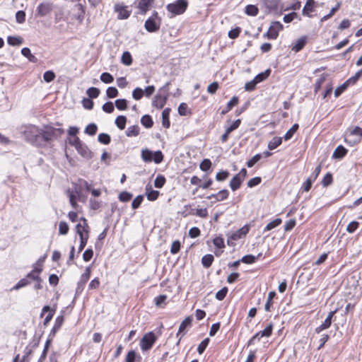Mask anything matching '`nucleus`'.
<instances>
[{"label":"nucleus","mask_w":362,"mask_h":362,"mask_svg":"<svg viewBox=\"0 0 362 362\" xmlns=\"http://www.w3.org/2000/svg\"><path fill=\"white\" fill-rule=\"evenodd\" d=\"M155 0H139L138 8L142 14H145L154 3Z\"/></svg>","instance_id":"16"},{"label":"nucleus","mask_w":362,"mask_h":362,"mask_svg":"<svg viewBox=\"0 0 362 362\" xmlns=\"http://www.w3.org/2000/svg\"><path fill=\"white\" fill-rule=\"evenodd\" d=\"M240 32H241V28L239 27H237L234 29L230 30L228 32V35L230 39H235L239 36Z\"/></svg>","instance_id":"64"},{"label":"nucleus","mask_w":362,"mask_h":362,"mask_svg":"<svg viewBox=\"0 0 362 362\" xmlns=\"http://www.w3.org/2000/svg\"><path fill=\"white\" fill-rule=\"evenodd\" d=\"M359 226V223L357 221H351L346 227V231L349 233H353L355 232Z\"/></svg>","instance_id":"59"},{"label":"nucleus","mask_w":362,"mask_h":362,"mask_svg":"<svg viewBox=\"0 0 362 362\" xmlns=\"http://www.w3.org/2000/svg\"><path fill=\"white\" fill-rule=\"evenodd\" d=\"M245 13L248 16H255L258 13V8L255 5H247L245 7Z\"/></svg>","instance_id":"33"},{"label":"nucleus","mask_w":362,"mask_h":362,"mask_svg":"<svg viewBox=\"0 0 362 362\" xmlns=\"http://www.w3.org/2000/svg\"><path fill=\"white\" fill-rule=\"evenodd\" d=\"M115 11L117 13L119 19H127L130 16V12L127 11V7L119 4L115 6Z\"/></svg>","instance_id":"15"},{"label":"nucleus","mask_w":362,"mask_h":362,"mask_svg":"<svg viewBox=\"0 0 362 362\" xmlns=\"http://www.w3.org/2000/svg\"><path fill=\"white\" fill-rule=\"evenodd\" d=\"M315 1H307L306 4L303 8V14L310 17V13L313 11Z\"/></svg>","instance_id":"28"},{"label":"nucleus","mask_w":362,"mask_h":362,"mask_svg":"<svg viewBox=\"0 0 362 362\" xmlns=\"http://www.w3.org/2000/svg\"><path fill=\"white\" fill-rule=\"evenodd\" d=\"M145 191L148 200L151 202L156 200L160 195V192L157 190L153 189L150 185H147L146 186Z\"/></svg>","instance_id":"17"},{"label":"nucleus","mask_w":362,"mask_h":362,"mask_svg":"<svg viewBox=\"0 0 362 362\" xmlns=\"http://www.w3.org/2000/svg\"><path fill=\"white\" fill-rule=\"evenodd\" d=\"M240 123L241 121L240 119H238L233 122L228 127H226V130L227 131V133H231L233 131L238 129Z\"/></svg>","instance_id":"47"},{"label":"nucleus","mask_w":362,"mask_h":362,"mask_svg":"<svg viewBox=\"0 0 362 362\" xmlns=\"http://www.w3.org/2000/svg\"><path fill=\"white\" fill-rule=\"evenodd\" d=\"M350 136H357L358 138L354 141V143L359 142L361 140V137L362 136V129L356 127L351 131Z\"/></svg>","instance_id":"40"},{"label":"nucleus","mask_w":362,"mask_h":362,"mask_svg":"<svg viewBox=\"0 0 362 362\" xmlns=\"http://www.w3.org/2000/svg\"><path fill=\"white\" fill-rule=\"evenodd\" d=\"M308 41V37L303 35L299 37L292 45L291 50L294 52H300L306 45Z\"/></svg>","instance_id":"14"},{"label":"nucleus","mask_w":362,"mask_h":362,"mask_svg":"<svg viewBox=\"0 0 362 362\" xmlns=\"http://www.w3.org/2000/svg\"><path fill=\"white\" fill-rule=\"evenodd\" d=\"M211 166V162L209 159H204L199 165V168L202 171H207Z\"/></svg>","instance_id":"53"},{"label":"nucleus","mask_w":362,"mask_h":362,"mask_svg":"<svg viewBox=\"0 0 362 362\" xmlns=\"http://www.w3.org/2000/svg\"><path fill=\"white\" fill-rule=\"evenodd\" d=\"M76 149L83 157L88 158L91 156L90 151L83 143H81Z\"/></svg>","instance_id":"21"},{"label":"nucleus","mask_w":362,"mask_h":362,"mask_svg":"<svg viewBox=\"0 0 362 362\" xmlns=\"http://www.w3.org/2000/svg\"><path fill=\"white\" fill-rule=\"evenodd\" d=\"M339 7H340V4L338 3L334 7H333L331 9V11H329V13L327 15L324 16L321 18V21L323 22V21H325L328 20L329 18H330L334 15V13L339 8Z\"/></svg>","instance_id":"55"},{"label":"nucleus","mask_w":362,"mask_h":362,"mask_svg":"<svg viewBox=\"0 0 362 362\" xmlns=\"http://www.w3.org/2000/svg\"><path fill=\"white\" fill-rule=\"evenodd\" d=\"M298 124H294L291 128H290L287 132L286 133L284 134V139L286 140V141H288L290 139H291V137L293 136V135L296 133V132L298 130Z\"/></svg>","instance_id":"29"},{"label":"nucleus","mask_w":362,"mask_h":362,"mask_svg":"<svg viewBox=\"0 0 362 362\" xmlns=\"http://www.w3.org/2000/svg\"><path fill=\"white\" fill-rule=\"evenodd\" d=\"M132 197V194L128 192H122L118 196V199H119V201H121L122 202H126L129 201Z\"/></svg>","instance_id":"50"},{"label":"nucleus","mask_w":362,"mask_h":362,"mask_svg":"<svg viewBox=\"0 0 362 362\" xmlns=\"http://www.w3.org/2000/svg\"><path fill=\"white\" fill-rule=\"evenodd\" d=\"M144 96L143 89L141 88H136L132 91V98L135 100H139Z\"/></svg>","instance_id":"41"},{"label":"nucleus","mask_w":362,"mask_h":362,"mask_svg":"<svg viewBox=\"0 0 362 362\" xmlns=\"http://www.w3.org/2000/svg\"><path fill=\"white\" fill-rule=\"evenodd\" d=\"M214 261V256L212 255H206L202 259V263L206 268H209Z\"/></svg>","instance_id":"31"},{"label":"nucleus","mask_w":362,"mask_h":362,"mask_svg":"<svg viewBox=\"0 0 362 362\" xmlns=\"http://www.w3.org/2000/svg\"><path fill=\"white\" fill-rule=\"evenodd\" d=\"M53 8V5L50 2H42L37 7V13L40 16H45L49 13Z\"/></svg>","instance_id":"13"},{"label":"nucleus","mask_w":362,"mask_h":362,"mask_svg":"<svg viewBox=\"0 0 362 362\" xmlns=\"http://www.w3.org/2000/svg\"><path fill=\"white\" fill-rule=\"evenodd\" d=\"M88 192H90L91 194V197L89 199L90 208L93 210L98 209L102 205V202L96 198L101 195L102 189H95L91 186Z\"/></svg>","instance_id":"8"},{"label":"nucleus","mask_w":362,"mask_h":362,"mask_svg":"<svg viewBox=\"0 0 362 362\" xmlns=\"http://www.w3.org/2000/svg\"><path fill=\"white\" fill-rule=\"evenodd\" d=\"M41 129L35 125H30L25 127L23 132L25 139L35 146H41L40 142Z\"/></svg>","instance_id":"2"},{"label":"nucleus","mask_w":362,"mask_h":362,"mask_svg":"<svg viewBox=\"0 0 362 362\" xmlns=\"http://www.w3.org/2000/svg\"><path fill=\"white\" fill-rule=\"evenodd\" d=\"M41 269L40 268H37V267H35L33 271H31L26 276V279H28V280L29 279H33V280H35V281H40V276H39V274L41 272Z\"/></svg>","instance_id":"26"},{"label":"nucleus","mask_w":362,"mask_h":362,"mask_svg":"<svg viewBox=\"0 0 362 362\" xmlns=\"http://www.w3.org/2000/svg\"><path fill=\"white\" fill-rule=\"evenodd\" d=\"M115 106L119 110H124L127 107V100L125 99H117L115 100Z\"/></svg>","instance_id":"38"},{"label":"nucleus","mask_w":362,"mask_h":362,"mask_svg":"<svg viewBox=\"0 0 362 362\" xmlns=\"http://www.w3.org/2000/svg\"><path fill=\"white\" fill-rule=\"evenodd\" d=\"M99 142L103 144H108L110 142V136L105 133L100 134L98 136Z\"/></svg>","instance_id":"54"},{"label":"nucleus","mask_w":362,"mask_h":362,"mask_svg":"<svg viewBox=\"0 0 362 362\" xmlns=\"http://www.w3.org/2000/svg\"><path fill=\"white\" fill-rule=\"evenodd\" d=\"M86 93L90 98H96L100 94V90L98 88L91 87L87 90Z\"/></svg>","instance_id":"43"},{"label":"nucleus","mask_w":362,"mask_h":362,"mask_svg":"<svg viewBox=\"0 0 362 362\" xmlns=\"http://www.w3.org/2000/svg\"><path fill=\"white\" fill-rule=\"evenodd\" d=\"M282 221L281 218H276L274 221L269 223L265 228H264V231H269L276 227L279 226L281 223Z\"/></svg>","instance_id":"30"},{"label":"nucleus","mask_w":362,"mask_h":362,"mask_svg":"<svg viewBox=\"0 0 362 362\" xmlns=\"http://www.w3.org/2000/svg\"><path fill=\"white\" fill-rule=\"evenodd\" d=\"M21 54L27 57L30 62H35V57L31 54L30 49L28 47H24L21 49Z\"/></svg>","instance_id":"49"},{"label":"nucleus","mask_w":362,"mask_h":362,"mask_svg":"<svg viewBox=\"0 0 362 362\" xmlns=\"http://www.w3.org/2000/svg\"><path fill=\"white\" fill-rule=\"evenodd\" d=\"M100 80L105 83H110L113 82L114 78L110 74L104 72L100 75Z\"/></svg>","instance_id":"45"},{"label":"nucleus","mask_w":362,"mask_h":362,"mask_svg":"<svg viewBox=\"0 0 362 362\" xmlns=\"http://www.w3.org/2000/svg\"><path fill=\"white\" fill-rule=\"evenodd\" d=\"M250 229V226L249 224H246L243 226L241 228L233 233L228 238V244H232L233 241L238 240L239 239L243 238L246 236Z\"/></svg>","instance_id":"12"},{"label":"nucleus","mask_w":362,"mask_h":362,"mask_svg":"<svg viewBox=\"0 0 362 362\" xmlns=\"http://www.w3.org/2000/svg\"><path fill=\"white\" fill-rule=\"evenodd\" d=\"M97 126L95 124H89L85 129V133L93 136L96 134Z\"/></svg>","instance_id":"48"},{"label":"nucleus","mask_w":362,"mask_h":362,"mask_svg":"<svg viewBox=\"0 0 362 362\" xmlns=\"http://www.w3.org/2000/svg\"><path fill=\"white\" fill-rule=\"evenodd\" d=\"M283 25L279 21L272 22L267 32L264 34V37L270 40H275L279 35V33L283 30Z\"/></svg>","instance_id":"10"},{"label":"nucleus","mask_w":362,"mask_h":362,"mask_svg":"<svg viewBox=\"0 0 362 362\" xmlns=\"http://www.w3.org/2000/svg\"><path fill=\"white\" fill-rule=\"evenodd\" d=\"M161 23V18L157 11H153L152 15L146 21L144 27L150 33L156 32L159 30Z\"/></svg>","instance_id":"7"},{"label":"nucleus","mask_w":362,"mask_h":362,"mask_svg":"<svg viewBox=\"0 0 362 362\" xmlns=\"http://www.w3.org/2000/svg\"><path fill=\"white\" fill-rule=\"evenodd\" d=\"M141 124L146 128H150L153 126V120L149 115H144L141 119Z\"/></svg>","instance_id":"37"},{"label":"nucleus","mask_w":362,"mask_h":362,"mask_svg":"<svg viewBox=\"0 0 362 362\" xmlns=\"http://www.w3.org/2000/svg\"><path fill=\"white\" fill-rule=\"evenodd\" d=\"M156 336L153 332H149L144 335L140 341V347L142 351L149 350L156 342Z\"/></svg>","instance_id":"9"},{"label":"nucleus","mask_w":362,"mask_h":362,"mask_svg":"<svg viewBox=\"0 0 362 362\" xmlns=\"http://www.w3.org/2000/svg\"><path fill=\"white\" fill-rule=\"evenodd\" d=\"M272 329L273 325L272 324L270 323L267 326V327L264 330L259 331V332L260 333L262 337H269L272 333Z\"/></svg>","instance_id":"51"},{"label":"nucleus","mask_w":362,"mask_h":362,"mask_svg":"<svg viewBox=\"0 0 362 362\" xmlns=\"http://www.w3.org/2000/svg\"><path fill=\"white\" fill-rule=\"evenodd\" d=\"M349 83V81L347 80L341 86L337 87L334 90L335 97L339 96L347 88Z\"/></svg>","instance_id":"44"},{"label":"nucleus","mask_w":362,"mask_h":362,"mask_svg":"<svg viewBox=\"0 0 362 362\" xmlns=\"http://www.w3.org/2000/svg\"><path fill=\"white\" fill-rule=\"evenodd\" d=\"M192 319L189 317L185 318L182 323L180 325L177 335L182 334L181 337L185 335V329L191 325Z\"/></svg>","instance_id":"19"},{"label":"nucleus","mask_w":362,"mask_h":362,"mask_svg":"<svg viewBox=\"0 0 362 362\" xmlns=\"http://www.w3.org/2000/svg\"><path fill=\"white\" fill-rule=\"evenodd\" d=\"M91 185L83 179H78L76 182L73 184V189L66 191V195L69 197V203L74 209H78L79 205L77 204V199H81V192L85 189L88 191Z\"/></svg>","instance_id":"1"},{"label":"nucleus","mask_w":362,"mask_h":362,"mask_svg":"<svg viewBox=\"0 0 362 362\" xmlns=\"http://www.w3.org/2000/svg\"><path fill=\"white\" fill-rule=\"evenodd\" d=\"M170 112V109L168 107L164 109L162 112V124L163 126L165 128H169L170 124L169 119Z\"/></svg>","instance_id":"20"},{"label":"nucleus","mask_w":362,"mask_h":362,"mask_svg":"<svg viewBox=\"0 0 362 362\" xmlns=\"http://www.w3.org/2000/svg\"><path fill=\"white\" fill-rule=\"evenodd\" d=\"M282 143V138L279 136L274 137L268 144V148L274 150L279 146Z\"/></svg>","instance_id":"25"},{"label":"nucleus","mask_w":362,"mask_h":362,"mask_svg":"<svg viewBox=\"0 0 362 362\" xmlns=\"http://www.w3.org/2000/svg\"><path fill=\"white\" fill-rule=\"evenodd\" d=\"M45 81L49 83L55 78V74L52 71H47L43 74Z\"/></svg>","instance_id":"56"},{"label":"nucleus","mask_w":362,"mask_h":362,"mask_svg":"<svg viewBox=\"0 0 362 362\" xmlns=\"http://www.w3.org/2000/svg\"><path fill=\"white\" fill-rule=\"evenodd\" d=\"M228 194L229 192L227 189H222L216 194H213L210 196H208L207 199H210L211 198H215L216 201H223L227 199Z\"/></svg>","instance_id":"18"},{"label":"nucleus","mask_w":362,"mask_h":362,"mask_svg":"<svg viewBox=\"0 0 362 362\" xmlns=\"http://www.w3.org/2000/svg\"><path fill=\"white\" fill-rule=\"evenodd\" d=\"M77 234L80 239L89 238V226L85 218H81L79 223L76 226Z\"/></svg>","instance_id":"11"},{"label":"nucleus","mask_w":362,"mask_h":362,"mask_svg":"<svg viewBox=\"0 0 362 362\" xmlns=\"http://www.w3.org/2000/svg\"><path fill=\"white\" fill-rule=\"evenodd\" d=\"M168 85L167 83L162 88L159 89V93H157L152 100V105L157 109H162L166 103L168 99Z\"/></svg>","instance_id":"6"},{"label":"nucleus","mask_w":362,"mask_h":362,"mask_svg":"<svg viewBox=\"0 0 362 362\" xmlns=\"http://www.w3.org/2000/svg\"><path fill=\"white\" fill-rule=\"evenodd\" d=\"M143 199L144 197L142 195H138L137 197H136L132 201V207L134 209L139 208L141 204L142 203Z\"/></svg>","instance_id":"57"},{"label":"nucleus","mask_w":362,"mask_h":362,"mask_svg":"<svg viewBox=\"0 0 362 362\" xmlns=\"http://www.w3.org/2000/svg\"><path fill=\"white\" fill-rule=\"evenodd\" d=\"M7 42L9 45L16 46L21 45L23 43V40L20 37L9 36L7 38Z\"/></svg>","instance_id":"34"},{"label":"nucleus","mask_w":362,"mask_h":362,"mask_svg":"<svg viewBox=\"0 0 362 362\" xmlns=\"http://www.w3.org/2000/svg\"><path fill=\"white\" fill-rule=\"evenodd\" d=\"M331 322L328 320H325V321L317 327L315 328L316 333H320L324 329H328L331 326Z\"/></svg>","instance_id":"58"},{"label":"nucleus","mask_w":362,"mask_h":362,"mask_svg":"<svg viewBox=\"0 0 362 362\" xmlns=\"http://www.w3.org/2000/svg\"><path fill=\"white\" fill-rule=\"evenodd\" d=\"M238 103V98L237 96H233L230 101L228 102L226 108L221 111L222 115L226 114L228 111H230L233 107L237 105Z\"/></svg>","instance_id":"24"},{"label":"nucleus","mask_w":362,"mask_h":362,"mask_svg":"<svg viewBox=\"0 0 362 362\" xmlns=\"http://www.w3.org/2000/svg\"><path fill=\"white\" fill-rule=\"evenodd\" d=\"M126 122L127 118L122 115L118 116L115 119V124L120 129H124L125 128Z\"/></svg>","instance_id":"35"},{"label":"nucleus","mask_w":362,"mask_h":362,"mask_svg":"<svg viewBox=\"0 0 362 362\" xmlns=\"http://www.w3.org/2000/svg\"><path fill=\"white\" fill-rule=\"evenodd\" d=\"M269 74H270V70L268 69V70L265 71L264 72L257 74L254 79L257 82V83H258L264 81V79H266L269 76Z\"/></svg>","instance_id":"46"},{"label":"nucleus","mask_w":362,"mask_h":362,"mask_svg":"<svg viewBox=\"0 0 362 362\" xmlns=\"http://www.w3.org/2000/svg\"><path fill=\"white\" fill-rule=\"evenodd\" d=\"M121 61L126 66H129L132 63V55L129 52H124L122 55Z\"/></svg>","instance_id":"32"},{"label":"nucleus","mask_w":362,"mask_h":362,"mask_svg":"<svg viewBox=\"0 0 362 362\" xmlns=\"http://www.w3.org/2000/svg\"><path fill=\"white\" fill-rule=\"evenodd\" d=\"M69 227L65 221H60L59 224V233L60 235H66L69 232Z\"/></svg>","instance_id":"39"},{"label":"nucleus","mask_w":362,"mask_h":362,"mask_svg":"<svg viewBox=\"0 0 362 362\" xmlns=\"http://www.w3.org/2000/svg\"><path fill=\"white\" fill-rule=\"evenodd\" d=\"M188 106L186 103H182L178 107V113L181 116H185L188 114Z\"/></svg>","instance_id":"62"},{"label":"nucleus","mask_w":362,"mask_h":362,"mask_svg":"<svg viewBox=\"0 0 362 362\" xmlns=\"http://www.w3.org/2000/svg\"><path fill=\"white\" fill-rule=\"evenodd\" d=\"M209 342V339L206 338L204 339L198 346L197 351L199 354H202L204 350L206 349V346H208V344Z\"/></svg>","instance_id":"63"},{"label":"nucleus","mask_w":362,"mask_h":362,"mask_svg":"<svg viewBox=\"0 0 362 362\" xmlns=\"http://www.w3.org/2000/svg\"><path fill=\"white\" fill-rule=\"evenodd\" d=\"M139 129L137 125L130 126L126 131V135L129 137L136 136L139 134Z\"/></svg>","instance_id":"27"},{"label":"nucleus","mask_w":362,"mask_h":362,"mask_svg":"<svg viewBox=\"0 0 362 362\" xmlns=\"http://www.w3.org/2000/svg\"><path fill=\"white\" fill-rule=\"evenodd\" d=\"M64 131L62 129H56L52 126H45L41 129L40 141H49L62 134Z\"/></svg>","instance_id":"5"},{"label":"nucleus","mask_w":362,"mask_h":362,"mask_svg":"<svg viewBox=\"0 0 362 362\" xmlns=\"http://www.w3.org/2000/svg\"><path fill=\"white\" fill-rule=\"evenodd\" d=\"M229 176V173L226 170H221L217 173L216 179L217 181H223L226 180Z\"/></svg>","instance_id":"60"},{"label":"nucleus","mask_w":362,"mask_h":362,"mask_svg":"<svg viewBox=\"0 0 362 362\" xmlns=\"http://www.w3.org/2000/svg\"><path fill=\"white\" fill-rule=\"evenodd\" d=\"M91 274V268L90 267H87L86 268L85 272L81 275L80 282L83 284H86L87 281L89 279Z\"/></svg>","instance_id":"36"},{"label":"nucleus","mask_w":362,"mask_h":362,"mask_svg":"<svg viewBox=\"0 0 362 362\" xmlns=\"http://www.w3.org/2000/svg\"><path fill=\"white\" fill-rule=\"evenodd\" d=\"M243 182V180L235 175L230 182V187L231 189L233 191L237 190L240 187Z\"/></svg>","instance_id":"23"},{"label":"nucleus","mask_w":362,"mask_h":362,"mask_svg":"<svg viewBox=\"0 0 362 362\" xmlns=\"http://www.w3.org/2000/svg\"><path fill=\"white\" fill-rule=\"evenodd\" d=\"M141 156L146 163L153 161L155 163L159 164L163 160V155L160 151H152L148 148L141 150Z\"/></svg>","instance_id":"4"},{"label":"nucleus","mask_w":362,"mask_h":362,"mask_svg":"<svg viewBox=\"0 0 362 362\" xmlns=\"http://www.w3.org/2000/svg\"><path fill=\"white\" fill-rule=\"evenodd\" d=\"M347 153V150L342 146H339L334 150L332 157L334 158H342Z\"/></svg>","instance_id":"22"},{"label":"nucleus","mask_w":362,"mask_h":362,"mask_svg":"<svg viewBox=\"0 0 362 362\" xmlns=\"http://www.w3.org/2000/svg\"><path fill=\"white\" fill-rule=\"evenodd\" d=\"M165 183V178L163 175H158L154 180V186L156 188H161Z\"/></svg>","instance_id":"42"},{"label":"nucleus","mask_w":362,"mask_h":362,"mask_svg":"<svg viewBox=\"0 0 362 362\" xmlns=\"http://www.w3.org/2000/svg\"><path fill=\"white\" fill-rule=\"evenodd\" d=\"M106 95L109 98H114L118 95V90L115 87H109L106 90Z\"/></svg>","instance_id":"52"},{"label":"nucleus","mask_w":362,"mask_h":362,"mask_svg":"<svg viewBox=\"0 0 362 362\" xmlns=\"http://www.w3.org/2000/svg\"><path fill=\"white\" fill-rule=\"evenodd\" d=\"M262 158L261 154L257 153L251 159L247 162V166L252 168L255 163H257Z\"/></svg>","instance_id":"61"},{"label":"nucleus","mask_w":362,"mask_h":362,"mask_svg":"<svg viewBox=\"0 0 362 362\" xmlns=\"http://www.w3.org/2000/svg\"><path fill=\"white\" fill-rule=\"evenodd\" d=\"M188 6L187 0H176L166 6L167 11L170 13V18L181 15L185 12Z\"/></svg>","instance_id":"3"}]
</instances>
